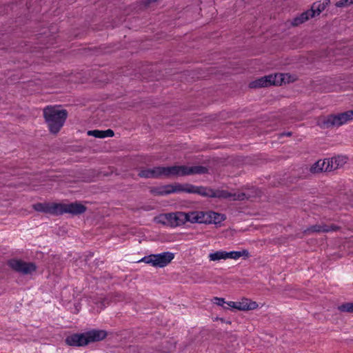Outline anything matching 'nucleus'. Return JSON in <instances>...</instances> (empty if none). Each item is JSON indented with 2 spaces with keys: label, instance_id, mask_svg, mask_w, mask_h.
I'll return each mask as SVG.
<instances>
[{
  "label": "nucleus",
  "instance_id": "obj_1",
  "mask_svg": "<svg viewBox=\"0 0 353 353\" xmlns=\"http://www.w3.org/2000/svg\"><path fill=\"white\" fill-rule=\"evenodd\" d=\"M43 117L51 133L57 134L63 127L67 117L65 110H60L57 106L48 105L43 109Z\"/></svg>",
  "mask_w": 353,
  "mask_h": 353
},
{
  "label": "nucleus",
  "instance_id": "obj_2",
  "mask_svg": "<svg viewBox=\"0 0 353 353\" xmlns=\"http://www.w3.org/2000/svg\"><path fill=\"white\" fill-rule=\"evenodd\" d=\"M174 258V253L165 252L145 256L139 262L150 264L154 268H164L170 264Z\"/></svg>",
  "mask_w": 353,
  "mask_h": 353
},
{
  "label": "nucleus",
  "instance_id": "obj_3",
  "mask_svg": "<svg viewBox=\"0 0 353 353\" xmlns=\"http://www.w3.org/2000/svg\"><path fill=\"white\" fill-rule=\"evenodd\" d=\"M352 119H353V111L348 110L337 114H330L327 116L323 119L322 125L325 128L339 127Z\"/></svg>",
  "mask_w": 353,
  "mask_h": 353
},
{
  "label": "nucleus",
  "instance_id": "obj_4",
  "mask_svg": "<svg viewBox=\"0 0 353 353\" xmlns=\"http://www.w3.org/2000/svg\"><path fill=\"white\" fill-rule=\"evenodd\" d=\"M185 212H176L161 214L159 222L171 227H177L185 223Z\"/></svg>",
  "mask_w": 353,
  "mask_h": 353
},
{
  "label": "nucleus",
  "instance_id": "obj_5",
  "mask_svg": "<svg viewBox=\"0 0 353 353\" xmlns=\"http://www.w3.org/2000/svg\"><path fill=\"white\" fill-rule=\"evenodd\" d=\"M138 176L145 179L168 178L167 167L157 166L152 168H141Z\"/></svg>",
  "mask_w": 353,
  "mask_h": 353
},
{
  "label": "nucleus",
  "instance_id": "obj_6",
  "mask_svg": "<svg viewBox=\"0 0 353 353\" xmlns=\"http://www.w3.org/2000/svg\"><path fill=\"white\" fill-rule=\"evenodd\" d=\"M170 194L177 193V192H187L194 193L197 194H205L204 192H201L203 190L202 186H195L192 184H181L179 183H174L172 184H168Z\"/></svg>",
  "mask_w": 353,
  "mask_h": 353
},
{
  "label": "nucleus",
  "instance_id": "obj_7",
  "mask_svg": "<svg viewBox=\"0 0 353 353\" xmlns=\"http://www.w3.org/2000/svg\"><path fill=\"white\" fill-rule=\"evenodd\" d=\"M86 207L81 203L74 202L68 204L59 203V215L65 213L79 215L86 211Z\"/></svg>",
  "mask_w": 353,
  "mask_h": 353
},
{
  "label": "nucleus",
  "instance_id": "obj_8",
  "mask_svg": "<svg viewBox=\"0 0 353 353\" xmlns=\"http://www.w3.org/2000/svg\"><path fill=\"white\" fill-rule=\"evenodd\" d=\"M227 305L230 307L240 311L254 310L259 307L256 301H253L247 298H243L240 301L227 302Z\"/></svg>",
  "mask_w": 353,
  "mask_h": 353
},
{
  "label": "nucleus",
  "instance_id": "obj_9",
  "mask_svg": "<svg viewBox=\"0 0 353 353\" xmlns=\"http://www.w3.org/2000/svg\"><path fill=\"white\" fill-rule=\"evenodd\" d=\"M8 264L14 270L24 274H30L36 270L33 263H26L19 260H11Z\"/></svg>",
  "mask_w": 353,
  "mask_h": 353
},
{
  "label": "nucleus",
  "instance_id": "obj_10",
  "mask_svg": "<svg viewBox=\"0 0 353 353\" xmlns=\"http://www.w3.org/2000/svg\"><path fill=\"white\" fill-rule=\"evenodd\" d=\"M32 208L37 212L59 216V203H37L34 204Z\"/></svg>",
  "mask_w": 353,
  "mask_h": 353
},
{
  "label": "nucleus",
  "instance_id": "obj_11",
  "mask_svg": "<svg viewBox=\"0 0 353 353\" xmlns=\"http://www.w3.org/2000/svg\"><path fill=\"white\" fill-rule=\"evenodd\" d=\"M339 227L335 225H326L324 223L313 225L303 231L305 234H310L314 232H329L331 231H336Z\"/></svg>",
  "mask_w": 353,
  "mask_h": 353
},
{
  "label": "nucleus",
  "instance_id": "obj_12",
  "mask_svg": "<svg viewBox=\"0 0 353 353\" xmlns=\"http://www.w3.org/2000/svg\"><path fill=\"white\" fill-rule=\"evenodd\" d=\"M276 75L273 76L271 74L265 76L250 82L249 84V87L251 88H258L275 85L276 83Z\"/></svg>",
  "mask_w": 353,
  "mask_h": 353
},
{
  "label": "nucleus",
  "instance_id": "obj_13",
  "mask_svg": "<svg viewBox=\"0 0 353 353\" xmlns=\"http://www.w3.org/2000/svg\"><path fill=\"white\" fill-rule=\"evenodd\" d=\"M65 343L70 346H84L88 344L86 334H73L65 339Z\"/></svg>",
  "mask_w": 353,
  "mask_h": 353
},
{
  "label": "nucleus",
  "instance_id": "obj_14",
  "mask_svg": "<svg viewBox=\"0 0 353 353\" xmlns=\"http://www.w3.org/2000/svg\"><path fill=\"white\" fill-rule=\"evenodd\" d=\"M203 190L201 192H204L205 194H200L203 196H207L210 198H219V199H229L230 198L231 193L226 190H213L211 188L202 186Z\"/></svg>",
  "mask_w": 353,
  "mask_h": 353
},
{
  "label": "nucleus",
  "instance_id": "obj_15",
  "mask_svg": "<svg viewBox=\"0 0 353 353\" xmlns=\"http://www.w3.org/2000/svg\"><path fill=\"white\" fill-rule=\"evenodd\" d=\"M168 178L190 175V168L186 165H174L167 167Z\"/></svg>",
  "mask_w": 353,
  "mask_h": 353
},
{
  "label": "nucleus",
  "instance_id": "obj_16",
  "mask_svg": "<svg viewBox=\"0 0 353 353\" xmlns=\"http://www.w3.org/2000/svg\"><path fill=\"white\" fill-rule=\"evenodd\" d=\"M327 160V168H328L329 172L342 168L347 162V159L344 156H337Z\"/></svg>",
  "mask_w": 353,
  "mask_h": 353
},
{
  "label": "nucleus",
  "instance_id": "obj_17",
  "mask_svg": "<svg viewBox=\"0 0 353 353\" xmlns=\"http://www.w3.org/2000/svg\"><path fill=\"white\" fill-rule=\"evenodd\" d=\"M205 216L203 218V223L217 224L225 219V216L215 212L210 211L205 212Z\"/></svg>",
  "mask_w": 353,
  "mask_h": 353
},
{
  "label": "nucleus",
  "instance_id": "obj_18",
  "mask_svg": "<svg viewBox=\"0 0 353 353\" xmlns=\"http://www.w3.org/2000/svg\"><path fill=\"white\" fill-rule=\"evenodd\" d=\"M88 343L99 341L107 336V332L103 330H93L85 333Z\"/></svg>",
  "mask_w": 353,
  "mask_h": 353
},
{
  "label": "nucleus",
  "instance_id": "obj_19",
  "mask_svg": "<svg viewBox=\"0 0 353 353\" xmlns=\"http://www.w3.org/2000/svg\"><path fill=\"white\" fill-rule=\"evenodd\" d=\"M185 223L186 222L203 223V218L205 216V214L203 212H185Z\"/></svg>",
  "mask_w": 353,
  "mask_h": 353
},
{
  "label": "nucleus",
  "instance_id": "obj_20",
  "mask_svg": "<svg viewBox=\"0 0 353 353\" xmlns=\"http://www.w3.org/2000/svg\"><path fill=\"white\" fill-rule=\"evenodd\" d=\"M330 3V0H323V2L316 1L314 2L311 8L308 10L311 14H312V17L315 16L319 15L328 6Z\"/></svg>",
  "mask_w": 353,
  "mask_h": 353
},
{
  "label": "nucleus",
  "instance_id": "obj_21",
  "mask_svg": "<svg viewBox=\"0 0 353 353\" xmlns=\"http://www.w3.org/2000/svg\"><path fill=\"white\" fill-rule=\"evenodd\" d=\"M327 159L317 161L310 167V172L313 174H318L323 172H329L328 168H327Z\"/></svg>",
  "mask_w": 353,
  "mask_h": 353
},
{
  "label": "nucleus",
  "instance_id": "obj_22",
  "mask_svg": "<svg viewBox=\"0 0 353 353\" xmlns=\"http://www.w3.org/2000/svg\"><path fill=\"white\" fill-rule=\"evenodd\" d=\"M310 18H312V14H311L307 10L302 12L299 16L294 17L291 21V25L292 26H298L307 21Z\"/></svg>",
  "mask_w": 353,
  "mask_h": 353
},
{
  "label": "nucleus",
  "instance_id": "obj_23",
  "mask_svg": "<svg viewBox=\"0 0 353 353\" xmlns=\"http://www.w3.org/2000/svg\"><path fill=\"white\" fill-rule=\"evenodd\" d=\"M150 192L154 196H163L170 194L168 185L151 188Z\"/></svg>",
  "mask_w": 353,
  "mask_h": 353
},
{
  "label": "nucleus",
  "instance_id": "obj_24",
  "mask_svg": "<svg viewBox=\"0 0 353 353\" xmlns=\"http://www.w3.org/2000/svg\"><path fill=\"white\" fill-rule=\"evenodd\" d=\"M225 259H238L241 256H249V252L247 250H243L242 251H232L230 252L225 251Z\"/></svg>",
  "mask_w": 353,
  "mask_h": 353
},
{
  "label": "nucleus",
  "instance_id": "obj_25",
  "mask_svg": "<svg viewBox=\"0 0 353 353\" xmlns=\"http://www.w3.org/2000/svg\"><path fill=\"white\" fill-rule=\"evenodd\" d=\"M252 195L248 192H238V193H231L230 198H229L232 201H243L245 199H249L251 198Z\"/></svg>",
  "mask_w": 353,
  "mask_h": 353
},
{
  "label": "nucleus",
  "instance_id": "obj_26",
  "mask_svg": "<svg viewBox=\"0 0 353 353\" xmlns=\"http://www.w3.org/2000/svg\"><path fill=\"white\" fill-rule=\"evenodd\" d=\"M190 168V175L192 174H201L207 173L208 170L206 167L202 165L191 166Z\"/></svg>",
  "mask_w": 353,
  "mask_h": 353
},
{
  "label": "nucleus",
  "instance_id": "obj_27",
  "mask_svg": "<svg viewBox=\"0 0 353 353\" xmlns=\"http://www.w3.org/2000/svg\"><path fill=\"white\" fill-rule=\"evenodd\" d=\"M338 310L341 312L353 314V302H346L339 305Z\"/></svg>",
  "mask_w": 353,
  "mask_h": 353
},
{
  "label": "nucleus",
  "instance_id": "obj_28",
  "mask_svg": "<svg viewBox=\"0 0 353 353\" xmlns=\"http://www.w3.org/2000/svg\"><path fill=\"white\" fill-rule=\"evenodd\" d=\"M210 261H216L221 259L225 260V251H216L214 253H210L208 256Z\"/></svg>",
  "mask_w": 353,
  "mask_h": 353
},
{
  "label": "nucleus",
  "instance_id": "obj_29",
  "mask_svg": "<svg viewBox=\"0 0 353 353\" xmlns=\"http://www.w3.org/2000/svg\"><path fill=\"white\" fill-rule=\"evenodd\" d=\"M88 134L90 136H93L96 138H104V130H89L88 132Z\"/></svg>",
  "mask_w": 353,
  "mask_h": 353
},
{
  "label": "nucleus",
  "instance_id": "obj_30",
  "mask_svg": "<svg viewBox=\"0 0 353 353\" xmlns=\"http://www.w3.org/2000/svg\"><path fill=\"white\" fill-rule=\"evenodd\" d=\"M353 3V0H340L336 3V6L339 8L345 7Z\"/></svg>",
  "mask_w": 353,
  "mask_h": 353
},
{
  "label": "nucleus",
  "instance_id": "obj_31",
  "mask_svg": "<svg viewBox=\"0 0 353 353\" xmlns=\"http://www.w3.org/2000/svg\"><path fill=\"white\" fill-rule=\"evenodd\" d=\"M214 303L218 305L223 307L224 308H227L223 305L225 303L227 304L223 298L214 297Z\"/></svg>",
  "mask_w": 353,
  "mask_h": 353
},
{
  "label": "nucleus",
  "instance_id": "obj_32",
  "mask_svg": "<svg viewBox=\"0 0 353 353\" xmlns=\"http://www.w3.org/2000/svg\"><path fill=\"white\" fill-rule=\"evenodd\" d=\"M113 136H114L113 130H112L110 129L104 130V138L105 137H112Z\"/></svg>",
  "mask_w": 353,
  "mask_h": 353
},
{
  "label": "nucleus",
  "instance_id": "obj_33",
  "mask_svg": "<svg viewBox=\"0 0 353 353\" xmlns=\"http://www.w3.org/2000/svg\"><path fill=\"white\" fill-rule=\"evenodd\" d=\"M157 0H145V6H148L150 5L151 3L152 2H155L157 1Z\"/></svg>",
  "mask_w": 353,
  "mask_h": 353
},
{
  "label": "nucleus",
  "instance_id": "obj_34",
  "mask_svg": "<svg viewBox=\"0 0 353 353\" xmlns=\"http://www.w3.org/2000/svg\"><path fill=\"white\" fill-rule=\"evenodd\" d=\"M286 136H291L292 133L291 132H288L286 134H285Z\"/></svg>",
  "mask_w": 353,
  "mask_h": 353
}]
</instances>
